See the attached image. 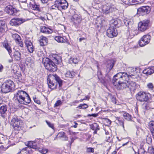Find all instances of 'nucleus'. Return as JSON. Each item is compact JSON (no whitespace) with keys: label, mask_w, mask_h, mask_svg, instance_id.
I'll return each instance as SVG.
<instances>
[{"label":"nucleus","mask_w":154,"mask_h":154,"mask_svg":"<svg viewBox=\"0 0 154 154\" xmlns=\"http://www.w3.org/2000/svg\"><path fill=\"white\" fill-rule=\"evenodd\" d=\"M62 104V102L60 100H58L55 103L54 105V107H57L60 106Z\"/></svg>","instance_id":"09e8293b"},{"label":"nucleus","mask_w":154,"mask_h":154,"mask_svg":"<svg viewBox=\"0 0 154 154\" xmlns=\"http://www.w3.org/2000/svg\"><path fill=\"white\" fill-rule=\"evenodd\" d=\"M31 58L30 57H28L26 59V61L30 63L31 62Z\"/></svg>","instance_id":"13d9d810"},{"label":"nucleus","mask_w":154,"mask_h":154,"mask_svg":"<svg viewBox=\"0 0 154 154\" xmlns=\"http://www.w3.org/2000/svg\"><path fill=\"white\" fill-rule=\"evenodd\" d=\"M16 43L18 44L20 47L21 48H23V43L21 39L19 41L17 42Z\"/></svg>","instance_id":"8fccbe9b"},{"label":"nucleus","mask_w":154,"mask_h":154,"mask_svg":"<svg viewBox=\"0 0 154 154\" xmlns=\"http://www.w3.org/2000/svg\"><path fill=\"white\" fill-rule=\"evenodd\" d=\"M150 8L148 6H143L139 8L137 10L138 14L142 15H144L149 13Z\"/></svg>","instance_id":"4468645a"},{"label":"nucleus","mask_w":154,"mask_h":154,"mask_svg":"<svg viewBox=\"0 0 154 154\" xmlns=\"http://www.w3.org/2000/svg\"><path fill=\"white\" fill-rule=\"evenodd\" d=\"M85 38L84 37L81 38L79 39V41L80 42H82V40H85Z\"/></svg>","instance_id":"338daca9"},{"label":"nucleus","mask_w":154,"mask_h":154,"mask_svg":"<svg viewBox=\"0 0 154 154\" xmlns=\"http://www.w3.org/2000/svg\"><path fill=\"white\" fill-rule=\"evenodd\" d=\"M13 100L17 104L27 105L31 101L28 94L21 90H18L14 94Z\"/></svg>","instance_id":"f03ea898"},{"label":"nucleus","mask_w":154,"mask_h":154,"mask_svg":"<svg viewBox=\"0 0 154 154\" xmlns=\"http://www.w3.org/2000/svg\"><path fill=\"white\" fill-rule=\"evenodd\" d=\"M138 154H146V153L144 149H141L139 151Z\"/></svg>","instance_id":"864d4df0"},{"label":"nucleus","mask_w":154,"mask_h":154,"mask_svg":"<svg viewBox=\"0 0 154 154\" xmlns=\"http://www.w3.org/2000/svg\"><path fill=\"white\" fill-rule=\"evenodd\" d=\"M5 22L3 20H0V32H4L5 29Z\"/></svg>","instance_id":"473e14b6"},{"label":"nucleus","mask_w":154,"mask_h":154,"mask_svg":"<svg viewBox=\"0 0 154 154\" xmlns=\"http://www.w3.org/2000/svg\"><path fill=\"white\" fill-rule=\"evenodd\" d=\"M123 117L125 119L128 121H131L132 119L131 116L129 113L125 112L123 114Z\"/></svg>","instance_id":"f704fd0d"},{"label":"nucleus","mask_w":154,"mask_h":154,"mask_svg":"<svg viewBox=\"0 0 154 154\" xmlns=\"http://www.w3.org/2000/svg\"><path fill=\"white\" fill-rule=\"evenodd\" d=\"M5 11L10 15H14L16 13L17 10L12 6L9 5L5 7Z\"/></svg>","instance_id":"f3484780"},{"label":"nucleus","mask_w":154,"mask_h":154,"mask_svg":"<svg viewBox=\"0 0 154 154\" xmlns=\"http://www.w3.org/2000/svg\"><path fill=\"white\" fill-rule=\"evenodd\" d=\"M86 152H88L93 153L94 152V150L93 148L91 147L87 148Z\"/></svg>","instance_id":"49530a36"},{"label":"nucleus","mask_w":154,"mask_h":154,"mask_svg":"<svg viewBox=\"0 0 154 154\" xmlns=\"http://www.w3.org/2000/svg\"><path fill=\"white\" fill-rule=\"evenodd\" d=\"M123 22L125 25L128 27L131 26L133 23V22L129 19H125L123 20Z\"/></svg>","instance_id":"c9c22d12"},{"label":"nucleus","mask_w":154,"mask_h":154,"mask_svg":"<svg viewBox=\"0 0 154 154\" xmlns=\"http://www.w3.org/2000/svg\"><path fill=\"white\" fill-rule=\"evenodd\" d=\"M143 74L146 75H151L154 73V66H152L145 69L143 72Z\"/></svg>","instance_id":"4be33fe9"},{"label":"nucleus","mask_w":154,"mask_h":154,"mask_svg":"<svg viewBox=\"0 0 154 154\" xmlns=\"http://www.w3.org/2000/svg\"><path fill=\"white\" fill-rule=\"evenodd\" d=\"M25 44L29 51L32 53L34 51V48L31 41L29 39H27L25 41Z\"/></svg>","instance_id":"6ab92c4d"},{"label":"nucleus","mask_w":154,"mask_h":154,"mask_svg":"<svg viewBox=\"0 0 154 154\" xmlns=\"http://www.w3.org/2000/svg\"><path fill=\"white\" fill-rule=\"evenodd\" d=\"M33 100H34V102L36 103H37L40 104V101L37 98H33Z\"/></svg>","instance_id":"4d7b16f0"},{"label":"nucleus","mask_w":154,"mask_h":154,"mask_svg":"<svg viewBox=\"0 0 154 154\" xmlns=\"http://www.w3.org/2000/svg\"><path fill=\"white\" fill-rule=\"evenodd\" d=\"M13 58L16 61H19L21 59V54L18 51H15L14 52Z\"/></svg>","instance_id":"a878e982"},{"label":"nucleus","mask_w":154,"mask_h":154,"mask_svg":"<svg viewBox=\"0 0 154 154\" xmlns=\"http://www.w3.org/2000/svg\"><path fill=\"white\" fill-rule=\"evenodd\" d=\"M59 6V10H65L67 8L68 3L66 0H57Z\"/></svg>","instance_id":"a211bd4d"},{"label":"nucleus","mask_w":154,"mask_h":154,"mask_svg":"<svg viewBox=\"0 0 154 154\" xmlns=\"http://www.w3.org/2000/svg\"><path fill=\"white\" fill-rule=\"evenodd\" d=\"M118 24V22L117 20H115L114 22L112 23L111 25L113 24V26L116 27V26Z\"/></svg>","instance_id":"bf43d9fd"},{"label":"nucleus","mask_w":154,"mask_h":154,"mask_svg":"<svg viewBox=\"0 0 154 154\" xmlns=\"http://www.w3.org/2000/svg\"><path fill=\"white\" fill-rule=\"evenodd\" d=\"M7 111V107L6 105H3L0 107V113L2 117H5V114Z\"/></svg>","instance_id":"c85d7f7f"},{"label":"nucleus","mask_w":154,"mask_h":154,"mask_svg":"<svg viewBox=\"0 0 154 154\" xmlns=\"http://www.w3.org/2000/svg\"><path fill=\"white\" fill-rule=\"evenodd\" d=\"M53 60L56 63L58 64L61 61V58L58 56L54 57Z\"/></svg>","instance_id":"58836bf2"},{"label":"nucleus","mask_w":154,"mask_h":154,"mask_svg":"<svg viewBox=\"0 0 154 154\" xmlns=\"http://www.w3.org/2000/svg\"><path fill=\"white\" fill-rule=\"evenodd\" d=\"M106 122H107V124L109 125H110L111 124V122L110 120H109V119H107L106 120Z\"/></svg>","instance_id":"052dcab7"},{"label":"nucleus","mask_w":154,"mask_h":154,"mask_svg":"<svg viewBox=\"0 0 154 154\" xmlns=\"http://www.w3.org/2000/svg\"><path fill=\"white\" fill-rule=\"evenodd\" d=\"M40 42L41 46H44L47 44L48 39L46 37L42 35L40 37Z\"/></svg>","instance_id":"bb28decb"},{"label":"nucleus","mask_w":154,"mask_h":154,"mask_svg":"<svg viewBox=\"0 0 154 154\" xmlns=\"http://www.w3.org/2000/svg\"><path fill=\"white\" fill-rule=\"evenodd\" d=\"M148 126L152 135L154 136V121H152L149 122L148 124Z\"/></svg>","instance_id":"2f4dec72"},{"label":"nucleus","mask_w":154,"mask_h":154,"mask_svg":"<svg viewBox=\"0 0 154 154\" xmlns=\"http://www.w3.org/2000/svg\"><path fill=\"white\" fill-rule=\"evenodd\" d=\"M88 106L87 104L85 103L81 104L77 107V108L80 109H85L87 108Z\"/></svg>","instance_id":"79ce46f5"},{"label":"nucleus","mask_w":154,"mask_h":154,"mask_svg":"<svg viewBox=\"0 0 154 154\" xmlns=\"http://www.w3.org/2000/svg\"><path fill=\"white\" fill-rule=\"evenodd\" d=\"M91 128L93 130H100L99 126L97 123H94L91 125Z\"/></svg>","instance_id":"a19ab883"},{"label":"nucleus","mask_w":154,"mask_h":154,"mask_svg":"<svg viewBox=\"0 0 154 154\" xmlns=\"http://www.w3.org/2000/svg\"><path fill=\"white\" fill-rule=\"evenodd\" d=\"M128 86L127 88H129L131 91H134L136 88H138L139 86L134 82L129 81L127 84Z\"/></svg>","instance_id":"2eb2a0df"},{"label":"nucleus","mask_w":154,"mask_h":154,"mask_svg":"<svg viewBox=\"0 0 154 154\" xmlns=\"http://www.w3.org/2000/svg\"><path fill=\"white\" fill-rule=\"evenodd\" d=\"M40 31L42 32L45 34H50L52 32V30L49 27L43 26L41 27Z\"/></svg>","instance_id":"412c9836"},{"label":"nucleus","mask_w":154,"mask_h":154,"mask_svg":"<svg viewBox=\"0 0 154 154\" xmlns=\"http://www.w3.org/2000/svg\"><path fill=\"white\" fill-rule=\"evenodd\" d=\"M52 76L55 80L58 83L59 87H61L62 85V80L56 74L53 75Z\"/></svg>","instance_id":"c756f323"},{"label":"nucleus","mask_w":154,"mask_h":154,"mask_svg":"<svg viewBox=\"0 0 154 154\" xmlns=\"http://www.w3.org/2000/svg\"><path fill=\"white\" fill-rule=\"evenodd\" d=\"M139 1L140 0H130L129 5H133L138 4L140 2Z\"/></svg>","instance_id":"37998d69"},{"label":"nucleus","mask_w":154,"mask_h":154,"mask_svg":"<svg viewBox=\"0 0 154 154\" xmlns=\"http://www.w3.org/2000/svg\"><path fill=\"white\" fill-rule=\"evenodd\" d=\"M148 151L149 153L154 154V149L152 147H149L148 149Z\"/></svg>","instance_id":"de8ad7c7"},{"label":"nucleus","mask_w":154,"mask_h":154,"mask_svg":"<svg viewBox=\"0 0 154 154\" xmlns=\"http://www.w3.org/2000/svg\"><path fill=\"white\" fill-rule=\"evenodd\" d=\"M71 20L75 26H78L82 20L81 16L80 15L74 14L71 18Z\"/></svg>","instance_id":"ddd939ff"},{"label":"nucleus","mask_w":154,"mask_h":154,"mask_svg":"<svg viewBox=\"0 0 154 154\" xmlns=\"http://www.w3.org/2000/svg\"><path fill=\"white\" fill-rule=\"evenodd\" d=\"M26 145L29 147L38 151L42 154H45L48 152V151L47 149H42L40 147L39 141H38V140H35L34 141H29Z\"/></svg>","instance_id":"7ed1b4c3"},{"label":"nucleus","mask_w":154,"mask_h":154,"mask_svg":"<svg viewBox=\"0 0 154 154\" xmlns=\"http://www.w3.org/2000/svg\"><path fill=\"white\" fill-rule=\"evenodd\" d=\"M89 97L88 96H86L85 98L81 100L82 101L83 100H88L89 99Z\"/></svg>","instance_id":"680f3d73"},{"label":"nucleus","mask_w":154,"mask_h":154,"mask_svg":"<svg viewBox=\"0 0 154 154\" xmlns=\"http://www.w3.org/2000/svg\"><path fill=\"white\" fill-rule=\"evenodd\" d=\"M54 39L58 42L64 43L67 41V39L65 36H61L60 35L55 36Z\"/></svg>","instance_id":"393cba45"},{"label":"nucleus","mask_w":154,"mask_h":154,"mask_svg":"<svg viewBox=\"0 0 154 154\" xmlns=\"http://www.w3.org/2000/svg\"><path fill=\"white\" fill-rule=\"evenodd\" d=\"M137 99L141 102H146L148 100L149 98L145 92H140L136 95Z\"/></svg>","instance_id":"9d476101"},{"label":"nucleus","mask_w":154,"mask_h":154,"mask_svg":"<svg viewBox=\"0 0 154 154\" xmlns=\"http://www.w3.org/2000/svg\"><path fill=\"white\" fill-rule=\"evenodd\" d=\"M147 87L149 89L153 90L154 88V86L152 83H148L147 85Z\"/></svg>","instance_id":"c03bdc74"},{"label":"nucleus","mask_w":154,"mask_h":154,"mask_svg":"<svg viewBox=\"0 0 154 154\" xmlns=\"http://www.w3.org/2000/svg\"><path fill=\"white\" fill-rule=\"evenodd\" d=\"M47 83L48 87L51 89V90L55 89L57 87V85L55 84L53 81L50 79L49 76L47 79Z\"/></svg>","instance_id":"b1692460"},{"label":"nucleus","mask_w":154,"mask_h":154,"mask_svg":"<svg viewBox=\"0 0 154 154\" xmlns=\"http://www.w3.org/2000/svg\"><path fill=\"white\" fill-rule=\"evenodd\" d=\"M2 44L3 47L7 50L9 55L11 57L12 56L11 54L12 51L10 46L8 45V43L5 41H4L3 42Z\"/></svg>","instance_id":"5701e85b"},{"label":"nucleus","mask_w":154,"mask_h":154,"mask_svg":"<svg viewBox=\"0 0 154 154\" xmlns=\"http://www.w3.org/2000/svg\"><path fill=\"white\" fill-rule=\"evenodd\" d=\"M57 0H56L54 2V4L51 6V8L53 9H57L59 10V6Z\"/></svg>","instance_id":"4c0bfd02"},{"label":"nucleus","mask_w":154,"mask_h":154,"mask_svg":"<svg viewBox=\"0 0 154 154\" xmlns=\"http://www.w3.org/2000/svg\"><path fill=\"white\" fill-rule=\"evenodd\" d=\"M42 2L43 3H47L50 0H41Z\"/></svg>","instance_id":"e2e57ef3"},{"label":"nucleus","mask_w":154,"mask_h":154,"mask_svg":"<svg viewBox=\"0 0 154 154\" xmlns=\"http://www.w3.org/2000/svg\"><path fill=\"white\" fill-rule=\"evenodd\" d=\"M3 69V67L2 65H0V72H2Z\"/></svg>","instance_id":"69168bd1"},{"label":"nucleus","mask_w":154,"mask_h":154,"mask_svg":"<svg viewBox=\"0 0 154 154\" xmlns=\"http://www.w3.org/2000/svg\"><path fill=\"white\" fill-rule=\"evenodd\" d=\"M118 121L119 122V123L120 125L122 126L123 128H124V122L123 120L122 119H119L118 120Z\"/></svg>","instance_id":"a18cd8bd"},{"label":"nucleus","mask_w":154,"mask_h":154,"mask_svg":"<svg viewBox=\"0 0 154 154\" xmlns=\"http://www.w3.org/2000/svg\"><path fill=\"white\" fill-rule=\"evenodd\" d=\"M102 10L104 14H107L116 11L117 9L114 6L107 4L103 6Z\"/></svg>","instance_id":"6e6552de"},{"label":"nucleus","mask_w":154,"mask_h":154,"mask_svg":"<svg viewBox=\"0 0 154 154\" xmlns=\"http://www.w3.org/2000/svg\"><path fill=\"white\" fill-rule=\"evenodd\" d=\"M98 116V113H97L96 114H88V117L92 116L94 117H96Z\"/></svg>","instance_id":"5fc2aeb1"},{"label":"nucleus","mask_w":154,"mask_h":154,"mask_svg":"<svg viewBox=\"0 0 154 154\" xmlns=\"http://www.w3.org/2000/svg\"><path fill=\"white\" fill-rule=\"evenodd\" d=\"M72 61L73 63L76 64L78 63L79 60L77 58L75 57L72 59Z\"/></svg>","instance_id":"603ef678"},{"label":"nucleus","mask_w":154,"mask_h":154,"mask_svg":"<svg viewBox=\"0 0 154 154\" xmlns=\"http://www.w3.org/2000/svg\"><path fill=\"white\" fill-rule=\"evenodd\" d=\"M69 134L70 135H75L76 134V133L69 131Z\"/></svg>","instance_id":"0e129e2a"},{"label":"nucleus","mask_w":154,"mask_h":154,"mask_svg":"<svg viewBox=\"0 0 154 154\" xmlns=\"http://www.w3.org/2000/svg\"><path fill=\"white\" fill-rule=\"evenodd\" d=\"M29 5L30 7L32 9L38 11H41L40 8H39V6L36 5L34 2H30L29 3Z\"/></svg>","instance_id":"cd10ccee"},{"label":"nucleus","mask_w":154,"mask_h":154,"mask_svg":"<svg viewBox=\"0 0 154 154\" xmlns=\"http://www.w3.org/2000/svg\"><path fill=\"white\" fill-rule=\"evenodd\" d=\"M130 78L128 74L124 72H119L113 77L112 82L115 88L118 90H122L126 88Z\"/></svg>","instance_id":"f257e3e1"},{"label":"nucleus","mask_w":154,"mask_h":154,"mask_svg":"<svg viewBox=\"0 0 154 154\" xmlns=\"http://www.w3.org/2000/svg\"><path fill=\"white\" fill-rule=\"evenodd\" d=\"M15 85L13 81L8 80L3 83L1 87V91L4 93L11 91L14 90Z\"/></svg>","instance_id":"39448f33"},{"label":"nucleus","mask_w":154,"mask_h":154,"mask_svg":"<svg viewBox=\"0 0 154 154\" xmlns=\"http://www.w3.org/2000/svg\"><path fill=\"white\" fill-rule=\"evenodd\" d=\"M12 38L15 40L16 42L19 41L21 39L20 36L17 34H14L12 35Z\"/></svg>","instance_id":"e433bc0d"},{"label":"nucleus","mask_w":154,"mask_h":154,"mask_svg":"<svg viewBox=\"0 0 154 154\" xmlns=\"http://www.w3.org/2000/svg\"><path fill=\"white\" fill-rule=\"evenodd\" d=\"M106 32L107 35L110 38L116 36L118 34L117 30L115 27L113 26V24L109 25Z\"/></svg>","instance_id":"0eeeda50"},{"label":"nucleus","mask_w":154,"mask_h":154,"mask_svg":"<svg viewBox=\"0 0 154 154\" xmlns=\"http://www.w3.org/2000/svg\"><path fill=\"white\" fill-rule=\"evenodd\" d=\"M27 148H23L17 154H29V152L26 150Z\"/></svg>","instance_id":"ea45409f"},{"label":"nucleus","mask_w":154,"mask_h":154,"mask_svg":"<svg viewBox=\"0 0 154 154\" xmlns=\"http://www.w3.org/2000/svg\"><path fill=\"white\" fill-rule=\"evenodd\" d=\"M58 137L62 138L63 140H68V137L66 135V134L63 132H59L57 135Z\"/></svg>","instance_id":"7c9ffc66"},{"label":"nucleus","mask_w":154,"mask_h":154,"mask_svg":"<svg viewBox=\"0 0 154 154\" xmlns=\"http://www.w3.org/2000/svg\"><path fill=\"white\" fill-rule=\"evenodd\" d=\"M25 21V19L22 18H14L11 20L10 21V24L13 26H18L24 22Z\"/></svg>","instance_id":"f8f14e48"},{"label":"nucleus","mask_w":154,"mask_h":154,"mask_svg":"<svg viewBox=\"0 0 154 154\" xmlns=\"http://www.w3.org/2000/svg\"><path fill=\"white\" fill-rule=\"evenodd\" d=\"M128 76L132 79H137L138 76L137 72L134 70V68H129L128 70Z\"/></svg>","instance_id":"dca6fc26"},{"label":"nucleus","mask_w":154,"mask_h":154,"mask_svg":"<svg viewBox=\"0 0 154 154\" xmlns=\"http://www.w3.org/2000/svg\"><path fill=\"white\" fill-rule=\"evenodd\" d=\"M122 2L125 4L129 5L130 0H121Z\"/></svg>","instance_id":"6e6d98bb"},{"label":"nucleus","mask_w":154,"mask_h":154,"mask_svg":"<svg viewBox=\"0 0 154 154\" xmlns=\"http://www.w3.org/2000/svg\"><path fill=\"white\" fill-rule=\"evenodd\" d=\"M75 72L72 71H67L65 74L66 77L70 78H73L75 76Z\"/></svg>","instance_id":"72a5a7b5"},{"label":"nucleus","mask_w":154,"mask_h":154,"mask_svg":"<svg viewBox=\"0 0 154 154\" xmlns=\"http://www.w3.org/2000/svg\"><path fill=\"white\" fill-rule=\"evenodd\" d=\"M115 61L112 59H111L107 61V64L106 66L107 71L109 72L113 67L115 63Z\"/></svg>","instance_id":"aec40b11"},{"label":"nucleus","mask_w":154,"mask_h":154,"mask_svg":"<svg viewBox=\"0 0 154 154\" xmlns=\"http://www.w3.org/2000/svg\"><path fill=\"white\" fill-rule=\"evenodd\" d=\"M74 123L75 124V125H73V127L74 128H76L77 127L78 124L76 123L75 122Z\"/></svg>","instance_id":"774afa93"},{"label":"nucleus","mask_w":154,"mask_h":154,"mask_svg":"<svg viewBox=\"0 0 154 154\" xmlns=\"http://www.w3.org/2000/svg\"><path fill=\"white\" fill-rule=\"evenodd\" d=\"M151 38V36L148 34L143 35L139 42V44L140 47H143L148 44Z\"/></svg>","instance_id":"1a4fd4ad"},{"label":"nucleus","mask_w":154,"mask_h":154,"mask_svg":"<svg viewBox=\"0 0 154 154\" xmlns=\"http://www.w3.org/2000/svg\"><path fill=\"white\" fill-rule=\"evenodd\" d=\"M46 122L47 124V125H48V126L50 128H51L52 129L54 128V125L53 124H52L50 122H48L47 121H46Z\"/></svg>","instance_id":"3c124183"},{"label":"nucleus","mask_w":154,"mask_h":154,"mask_svg":"<svg viewBox=\"0 0 154 154\" xmlns=\"http://www.w3.org/2000/svg\"><path fill=\"white\" fill-rule=\"evenodd\" d=\"M23 122L17 118V116L14 115L11 120V125L16 130H20L22 126Z\"/></svg>","instance_id":"423d86ee"},{"label":"nucleus","mask_w":154,"mask_h":154,"mask_svg":"<svg viewBox=\"0 0 154 154\" xmlns=\"http://www.w3.org/2000/svg\"><path fill=\"white\" fill-rule=\"evenodd\" d=\"M42 63L45 68L50 72H54L57 70V66L49 58L45 57L42 59Z\"/></svg>","instance_id":"20e7f679"},{"label":"nucleus","mask_w":154,"mask_h":154,"mask_svg":"<svg viewBox=\"0 0 154 154\" xmlns=\"http://www.w3.org/2000/svg\"><path fill=\"white\" fill-rule=\"evenodd\" d=\"M149 23V20H148L140 22L138 24V30L141 31H145L148 28Z\"/></svg>","instance_id":"9b49d317"}]
</instances>
